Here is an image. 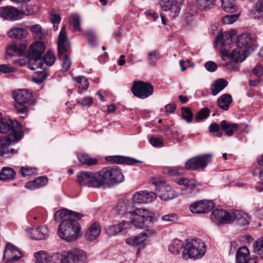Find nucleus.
<instances>
[{
  "mask_svg": "<svg viewBox=\"0 0 263 263\" xmlns=\"http://www.w3.org/2000/svg\"><path fill=\"white\" fill-rule=\"evenodd\" d=\"M83 215L71 210L63 209L55 212L54 219L57 221L63 219L58 228V235L67 241H74L78 238L80 232V226L77 220Z\"/></svg>",
  "mask_w": 263,
  "mask_h": 263,
  "instance_id": "1",
  "label": "nucleus"
},
{
  "mask_svg": "<svg viewBox=\"0 0 263 263\" xmlns=\"http://www.w3.org/2000/svg\"><path fill=\"white\" fill-rule=\"evenodd\" d=\"M58 48V57L63 60L62 64L63 71H67L71 64V61L68 57V53L70 48V44L66 34V28L63 26L60 31L57 41Z\"/></svg>",
  "mask_w": 263,
  "mask_h": 263,
  "instance_id": "2",
  "label": "nucleus"
},
{
  "mask_svg": "<svg viewBox=\"0 0 263 263\" xmlns=\"http://www.w3.org/2000/svg\"><path fill=\"white\" fill-rule=\"evenodd\" d=\"M44 51V45L41 42H35L30 45L26 57L30 69L34 70L42 67L43 64L42 55Z\"/></svg>",
  "mask_w": 263,
  "mask_h": 263,
  "instance_id": "3",
  "label": "nucleus"
},
{
  "mask_svg": "<svg viewBox=\"0 0 263 263\" xmlns=\"http://www.w3.org/2000/svg\"><path fill=\"white\" fill-rule=\"evenodd\" d=\"M101 185H111L122 182L124 180L121 170L117 166L105 167L100 171Z\"/></svg>",
  "mask_w": 263,
  "mask_h": 263,
  "instance_id": "4",
  "label": "nucleus"
},
{
  "mask_svg": "<svg viewBox=\"0 0 263 263\" xmlns=\"http://www.w3.org/2000/svg\"><path fill=\"white\" fill-rule=\"evenodd\" d=\"M182 256L185 259L200 258L205 253L206 246L201 239L188 240L184 247Z\"/></svg>",
  "mask_w": 263,
  "mask_h": 263,
  "instance_id": "5",
  "label": "nucleus"
},
{
  "mask_svg": "<svg viewBox=\"0 0 263 263\" xmlns=\"http://www.w3.org/2000/svg\"><path fill=\"white\" fill-rule=\"evenodd\" d=\"M12 97L15 100L14 107L20 114H26L28 106L32 98V94L27 89H18L13 91Z\"/></svg>",
  "mask_w": 263,
  "mask_h": 263,
  "instance_id": "6",
  "label": "nucleus"
},
{
  "mask_svg": "<svg viewBox=\"0 0 263 263\" xmlns=\"http://www.w3.org/2000/svg\"><path fill=\"white\" fill-rule=\"evenodd\" d=\"M77 181L80 185L100 187L102 186L100 171L97 172H81L77 175Z\"/></svg>",
  "mask_w": 263,
  "mask_h": 263,
  "instance_id": "7",
  "label": "nucleus"
},
{
  "mask_svg": "<svg viewBox=\"0 0 263 263\" xmlns=\"http://www.w3.org/2000/svg\"><path fill=\"white\" fill-rule=\"evenodd\" d=\"M21 126L19 122L15 120L10 119H0V133L6 134L10 133L8 135V139L13 140L14 139H20Z\"/></svg>",
  "mask_w": 263,
  "mask_h": 263,
  "instance_id": "8",
  "label": "nucleus"
},
{
  "mask_svg": "<svg viewBox=\"0 0 263 263\" xmlns=\"http://www.w3.org/2000/svg\"><path fill=\"white\" fill-rule=\"evenodd\" d=\"M154 89V86L150 83L142 81H135L131 87L133 95L140 99H145L151 96Z\"/></svg>",
  "mask_w": 263,
  "mask_h": 263,
  "instance_id": "9",
  "label": "nucleus"
},
{
  "mask_svg": "<svg viewBox=\"0 0 263 263\" xmlns=\"http://www.w3.org/2000/svg\"><path fill=\"white\" fill-rule=\"evenodd\" d=\"M212 155L204 154L197 156L187 160L185 168L190 170H203L208 163L211 161Z\"/></svg>",
  "mask_w": 263,
  "mask_h": 263,
  "instance_id": "10",
  "label": "nucleus"
},
{
  "mask_svg": "<svg viewBox=\"0 0 263 263\" xmlns=\"http://www.w3.org/2000/svg\"><path fill=\"white\" fill-rule=\"evenodd\" d=\"M235 34V30H230L226 31L224 34L221 32H218L215 38V43H220L222 46L221 58L223 60H226V58H229L230 56L229 49L227 48V45L232 43V38Z\"/></svg>",
  "mask_w": 263,
  "mask_h": 263,
  "instance_id": "11",
  "label": "nucleus"
},
{
  "mask_svg": "<svg viewBox=\"0 0 263 263\" xmlns=\"http://www.w3.org/2000/svg\"><path fill=\"white\" fill-rule=\"evenodd\" d=\"M136 215L132 221H128L132 224L134 225L137 228L143 227L145 222L153 223L155 221L153 216L151 215V213L145 209L135 210Z\"/></svg>",
  "mask_w": 263,
  "mask_h": 263,
  "instance_id": "12",
  "label": "nucleus"
},
{
  "mask_svg": "<svg viewBox=\"0 0 263 263\" xmlns=\"http://www.w3.org/2000/svg\"><path fill=\"white\" fill-rule=\"evenodd\" d=\"M87 258L86 253L80 250H74L67 253L66 255L60 254L62 263H84Z\"/></svg>",
  "mask_w": 263,
  "mask_h": 263,
  "instance_id": "13",
  "label": "nucleus"
},
{
  "mask_svg": "<svg viewBox=\"0 0 263 263\" xmlns=\"http://www.w3.org/2000/svg\"><path fill=\"white\" fill-rule=\"evenodd\" d=\"M31 13L25 11H20L14 7L6 6L0 8V16L8 20H16L22 17L23 15H30Z\"/></svg>",
  "mask_w": 263,
  "mask_h": 263,
  "instance_id": "14",
  "label": "nucleus"
},
{
  "mask_svg": "<svg viewBox=\"0 0 263 263\" xmlns=\"http://www.w3.org/2000/svg\"><path fill=\"white\" fill-rule=\"evenodd\" d=\"M256 46L254 44L248 47H239L234 49L231 54V58L234 63L242 62L248 57V54L253 52Z\"/></svg>",
  "mask_w": 263,
  "mask_h": 263,
  "instance_id": "15",
  "label": "nucleus"
},
{
  "mask_svg": "<svg viewBox=\"0 0 263 263\" xmlns=\"http://www.w3.org/2000/svg\"><path fill=\"white\" fill-rule=\"evenodd\" d=\"M214 206L212 200H202L192 204L190 209L193 213L199 214L209 212Z\"/></svg>",
  "mask_w": 263,
  "mask_h": 263,
  "instance_id": "16",
  "label": "nucleus"
},
{
  "mask_svg": "<svg viewBox=\"0 0 263 263\" xmlns=\"http://www.w3.org/2000/svg\"><path fill=\"white\" fill-rule=\"evenodd\" d=\"M160 6L162 10L169 11L171 16L173 18L180 13V5L176 0H161Z\"/></svg>",
  "mask_w": 263,
  "mask_h": 263,
  "instance_id": "17",
  "label": "nucleus"
},
{
  "mask_svg": "<svg viewBox=\"0 0 263 263\" xmlns=\"http://www.w3.org/2000/svg\"><path fill=\"white\" fill-rule=\"evenodd\" d=\"M36 258L35 263H62L59 253L50 255L44 252H38L34 254Z\"/></svg>",
  "mask_w": 263,
  "mask_h": 263,
  "instance_id": "18",
  "label": "nucleus"
},
{
  "mask_svg": "<svg viewBox=\"0 0 263 263\" xmlns=\"http://www.w3.org/2000/svg\"><path fill=\"white\" fill-rule=\"evenodd\" d=\"M26 231L30 233V237L33 239L42 240L49 236V230L46 226L38 228H28Z\"/></svg>",
  "mask_w": 263,
  "mask_h": 263,
  "instance_id": "19",
  "label": "nucleus"
},
{
  "mask_svg": "<svg viewBox=\"0 0 263 263\" xmlns=\"http://www.w3.org/2000/svg\"><path fill=\"white\" fill-rule=\"evenodd\" d=\"M157 195L162 200H168L172 199L179 195V194L172 190L168 185H162L160 188L155 189Z\"/></svg>",
  "mask_w": 263,
  "mask_h": 263,
  "instance_id": "20",
  "label": "nucleus"
},
{
  "mask_svg": "<svg viewBox=\"0 0 263 263\" xmlns=\"http://www.w3.org/2000/svg\"><path fill=\"white\" fill-rule=\"evenodd\" d=\"M8 256L7 260L9 261L17 260L23 256L22 253L10 243L7 244L4 251V257Z\"/></svg>",
  "mask_w": 263,
  "mask_h": 263,
  "instance_id": "21",
  "label": "nucleus"
},
{
  "mask_svg": "<svg viewBox=\"0 0 263 263\" xmlns=\"http://www.w3.org/2000/svg\"><path fill=\"white\" fill-rule=\"evenodd\" d=\"M115 210L119 214L123 215L135 212V207L133 202L128 200H121L118 202Z\"/></svg>",
  "mask_w": 263,
  "mask_h": 263,
  "instance_id": "22",
  "label": "nucleus"
},
{
  "mask_svg": "<svg viewBox=\"0 0 263 263\" xmlns=\"http://www.w3.org/2000/svg\"><path fill=\"white\" fill-rule=\"evenodd\" d=\"M130 227V223L126 222L125 221H122L117 225L109 226L106 228V232L109 236H114L117 233L122 231L123 230Z\"/></svg>",
  "mask_w": 263,
  "mask_h": 263,
  "instance_id": "23",
  "label": "nucleus"
},
{
  "mask_svg": "<svg viewBox=\"0 0 263 263\" xmlns=\"http://www.w3.org/2000/svg\"><path fill=\"white\" fill-rule=\"evenodd\" d=\"M231 216L232 220H235L239 225L245 226L249 223L248 215L241 211H234L231 214Z\"/></svg>",
  "mask_w": 263,
  "mask_h": 263,
  "instance_id": "24",
  "label": "nucleus"
},
{
  "mask_svg": "<svg viewBox=\"0 0 263 263\" xmlns=\"http://www.w3.org/2000/svg\"><path fill=\"white\" fill-rule=\"evenodd\" d=\"M214 217L221 223L228 222L232 221L231 214L222 209H216L212 212Z\"/></svg>",
  "mask_w": 263,
  "mask_h": 263,
  "instance_id": "25",
  "label": "nucleus"
},
{
  "mask_svg": "<svg viewBox=\"0 0 263 263\" xmlns=\"http://www.w3.org/2000/svg\"><path fill=\"white\" fill-rule=\"evenodd\" d=\"M47 183L48 178L45 176H41L33 181L27 182L25 186L29 190H34L44 186Z\"/></svg>",
  "mask_w": 263,
  "mask_h": 263,
  "instance_id": "26",
  "label": "nucleus"
},
{
  "mask_svg": "<svg viewBox=\"0 0 263 263\" xmlns=\"http://www.w3.org/2000/svg\"><path fill=\"white\" fill-rule=\"evenodd\" d=\"M101 228L98 223H93L88 228L85 233V238L87 240L92 241L95 239L100 234Z\"/></svg>",
  "mask_w": 263,
  "mask_h": 263,
  "instance_id": "27",
  "label": "nucleus"
},
{
  "mask_svg": "<svg viewBox=\"0 0 263 263\" xmlns=\"http://www.w3.org/2000/svg\"><path fill=\"white\" fill-rule=\"evenodd\" d=\"M220 127L226 135L231 136L238 129V124L223 120L220 123Z\"/></svg>",
  "mask_w": 263,
  "mask_h": 263,
  "instance_id": "28",
  "label": "nucleus"
},
{
  "mask_svg": "<svg viewBox=\"0 0 263 263\" xmlns=\"http://www.w3.org/2000/svg\"><path fill=\"white\" fill-rule=\"evenodd\" d=\"M228 84V82L223 79H219L212 84L211 86V93L213 96L217 95Z\"/></svg>",
  "mask_w": 263,
  "mask_h": 263,
  "instance_id": "29",
  "label": "nucleus"
},
{
  "mask_svg": "<svg viewBox=\"0 0 263 263\" xmlns=\"http://www.w3.org/2000/svg\"><path fill=\"white\" fill-rule=\"evenodd\" d=\"M252 258L250 256V251L247 247H241L237 251L236 254V263H243Z\"/></svg>",
  "mask_w": 263,
  "mask_h": 263,
  "instance_id": "30",
  "label": "nucleus"
},
{
  "mask_svg": "<svg viewBox=\"0 0 263 263\" xmlns=\"http://www.w3.org/2000/svg\"><path fill=\"white\" fill-rule=\"evenodd\" d=\"M7 34L11 39L22 40L27 36L28 32L24 28L16 27L10 29Z\"/></svg>",
  "mask_w": 263,
  "mask_h": 263,
  "instance_id": "31",
  "label": "nucleus"
},
{
  "mask_svg": "<svg viewBox=\"0 0 263 263\" xmlns=\"http://www.w3.org/2000/svg\"><path fill=\"white\" fill-rule=\"evenodd\" d=\"M110 161L116 163L125 164L127 165H133L140 162V161L128 157L115 156L110 158Z\"/></svg>",
  "mask_w": 263,
  "mask_h": 263,
  "instance_id": "32",
  "label": "nucleus"
},
{
  "mask_svg": "<svg viewBox=\"0 0 263 263\" xmlns=\"http://www.w3.org/2000/svg\"><path fill=\"white\" fill-rule=\"evenodd\" d=\"M27 44L26 43L20 44L18 45H10L7 50V52L10 55H16L17 54H22L26 50Z\"/></svg>",
  "mask_w": 263,
  "mask_h": 263,
  "instance_id": "33",
  "label": "nucleus"
},
{
  "mask_svg": "<svg viewBox=\"0 0 263 263\" xmlns=\"http://www.w3.org/2000/svg\"><path fill=\"white\" fill-rule=\"evenodd\" d=\"M78 159L82 164L88 166L95 165L98 163V159L97 158H91L88 154L85 153H82L78 155Z\"/></svg>",
  "mask_w": 263,
  "mask_h": 263,
  "instance_id": "34",
  "label": "nucleus"
},
{
  "mask_svg": "<svg viewBox=\"0 0 263 263\" xmlns=\"http://www.w3.org/2000/svg\"><path fill=\"white\" fill-rule=\"evenodd\" d=\"M232 101V99L230 95L224 94L218 99V104L221 109L227 110Z\"/></svg>",
  "mask_w": 263,
  "mask_h": 263,
  "instance_id": "35",
  "label": "nucleus"
},
{
  "mask_svg": "<svg viewBox=\"0 0 263 263\" xmlns=\"http://www.w3.org/2000/svg\"><path fill=\"white\" fill-rule=\"evenodd\" d=\"M222 9L227 12L233 13L237 9L236 0H221Z\"/></svg>",
  "mask_w": 263,
  "mask_h": 263,
  "instance_id": "36",
  "label": "nucleus"
},
{
  "mask_svg": "<svg viewBox=\"0 0 263 263\" xmlns=\"http://www.w3.org/2000/svg\"><path fill=\"white\" fill-rule=\"evenodd\" d=\"M15 172L9 167H4L0 172V180H6L7 179H13L14 178Z\"/></svg>",
  "mask_w": 263,
  "mask_h": 263,
  "instance_id": "37",
  "label": "nucleus"
},
{
  "mask_svg": "<svg viewBox=\"0 0 263 263\" xmlns=\"http://www.w3.org/2000/svg\"><path fill=\"white\" fill-rule=\"evenodd\" d=\"M145 241V237L143 236L141 233L137 236H132L126 239V242L134 247L143 245Z\"/></svg>",
  "mask_w": 263,
  "mask_h": 263,
  "instance_id": "38",
  "label": "nucleus"
},
{
  "mask_svg": "<svg viewBox=\"0 0 263 263\" xmlns=\"http://www.w3.org/2000/svg\"><path fill=\"white\" fill-rule=\"evenodd\" d=\"M251 35L247 33H244L237 36V45L239 47L244 48L251 42Z\"/></svg>",
  "mask_w": 263,
  "mask_h": 263,
  "instance_id": "39",
  "label": "nucleus"
},
{
  "mask_svg": "<svg viewBox=\"0 0 263 263\" xmlns=\"http://www.w3.org/2000/svg\"><path fill=\"white\" fill-rule=\"evenodd\" d=\"M216 0H197L196 5L201 10L210 9L215 5Z\"/></svg>",
  "mask_w": 263,
  "mask_h": 263,
  "instance_id": "40",
  "label": "nucleus"
},
{
  "mask_svg": "<svg viewBox=\"0 0 263 263\" xmlns=\"http://www.w3.org/2000/svg\"><path fill=\"white\" fill-rule=\"evenodd\" d=\"M183 243L179 239H175L170 245L168 250L173 254H178L179 251L184 247Z\"/></svg>",
  "mask_w": 263,
  "mask_h": 263,
  "instance_id": "41",
  "label": "nucleus"
},
{
  "mask_svg": "<svg viewBox=\"0 0 263 263\" xmlns=\"http://www.w3.org/2000/svg\"><path fill=\"white\" fill-rule=\"evenodd\" d=\"M11 138H13V140L9 139L8 137H7L6 141H3L0 143V156H4L8 153V146L11 144V143L20 140L14 139L13 137Z\"/></svg>",
  "mask_w": 263,
  "mask_h": 263,
  "instance_id": "42",
  "label": "nucleus"
},
{
  "mask_svg": "<svg viewBox=\"0 0 263 263\" xmlns=\"http://www.w3.org/2000/svg\"><path fill=\"white\" fill-rule=\"evenodd\" d=\"M210 114V110L208 107H204L200 109L195 117V121L198 123L201 120L208 118Z\"/></svg>",
  "mask_w": 263,
  "mask_h": 263,
  "instance_id": "43",
  "label": "nucleus"
},
{
  "mask_svg": "<svg viewBox=\"0 0 263 263\" xmlns=\"http://www.w3.org/2000/svg\"><path fill=\"white\" fill-rule=\"evenodd\" d=\"M181 117L187 123H191L193 121V114L191 108L189 107H182Z\"/></svg>",
  "mask_w": 263,
  "mask_h": 263,
  "instance_id": "44",
  "label": "nucleus"
},
{
  "mask_svg": "<svg viewBox=\"0 0 263 263\" xmlns=\"http://www.w3.org/2000/svg\"><path fill=\"white\" fill-rule=\"evenodd\" d=\"M69 23L72 27L73 31H81L80 17L78 14H73L69 19Z\"/></svg>",
  "mask_w": 263,
  "mask_h": 263,
  "instance_id": "45",
  "label": "nucleus"
},
{
  "mask_svg": "<svg viewBox=\"0 0 263 263\" xmlns=\"http://www.w3.org/2000/svg\"><path fill=\"white\" fill-rule=\"evenodd\" d=\"M254 252L263 258V237L257 239L254 245Z\"/></svg>",
  "mask_w": 263,
  "mask_h": 263,
  "instance_id": "46",
  "label": "nucleus"
},
{
  "mask_svg": "<svg viewBox=\"0 0 263 263\" xmlns=\"http://www.w3.org/2000/svg\"><path fill=\"white\" fill-rule=\"evenodd\" d=\"M31 31L35 39L42 40L44 38L42 27L40 25L35 24L32 26L31 27Z\"/></svg>",
  "mask_w": 263,
  "mask_h": 263,
  "instance_id": "47",
  "label": "nucleus"
},
{
  "mask_svg": "<svg viewBox=\"0 0 263 263\" xmlns=\"http://www.w3.org/2000/svg\"><path fill=\"white\" fill-rule=\"evenodd\" d=\"M42 59L43 60V63L45 62V63L48 66H51L54 64L55 58L54 53L52 52L49 51L45 54L44 58H42Z\"/></svg>",
  "mask_w": 263,
  "mask_h": 263,
  "instance_id": "48",
  "label": "nucleus"
},
{
  "mask_svg": "<svg viewBox=\"0 0 263 263\" xmlns=\"http://www.w3.org/2000/svg\"><path fill=\"white\" fill-rule=\"evenodd\" d=\"M145 195V191L136 193L133 197V201L137 203H146Z\"/></svg>",
  "mask_w": 263,
  "mask_h": 263,
  "instance_id": "49",
  "label": "nucleus"
},
{
  "mask_svg": "<svg viewBox=\"0 0 263 263\" xmlns=\"http://www.w3.org/2000/svg\"><path fill=\"white\" fill-rule=\"evenodd\" d=\"M239 16V13L227 15L222 17V21L224 24H231L235 22Z\"/></svg>",
  "mask_w": 263,
  "mask_h": 263,
  "instance_id": "50",
  "label": "nucleus"
},
{
  "mask_svg": "<svg viewBox=\"0 0 263 263\" xmlns=\"http://www.w3.org/2000/svg\"><path fill=\"white\" fill-rule=\"evenodd\" d=\"M159 59V52L156 51H152L149 52L148 55V61L151 65L154 66L156 65V61Z\"/></svg>",
  "mask_w": 263,
  "mask_h": 263,
  "instance_id": "51",
  "label": "nucleus"
},
{
  "mask_svg": "<svg viewBox=\"0 0 263 263\" xmlns=\"http://www.w3.org/2000/svg\"><path fill=\"white\" fill-rule=\"evenodd\" d=\"M178 183L179 185H183L185 186L192 188L196 185V181L194 180H189L187 178L180 179L178 181Z\"/></svg>",
  "mask_w": 263,
  "mask_h": 263,
  "instance_id": "52",
  "label": "nucleus"
},
{
  "mask_svg": "<svg viewBox=\"0 0 263 263\" xmlns=\"http://www.w3.org/2000/svg\"><path fill=\"white\" fill-rule=\"evenodd\" d=\"M74 79L80 85L79 87H81L83 89H86L88 87L89 83L85 77L80 76L76 77Z\"/></svg>",
  "mask_w": 263,
  "mask_h": 263,
  "instance_id": "53",
  "label": "nucleus"
},
{
  "mask_svg": "<svg viewBox=\"0 0 263 263\" xmlns=\"http://www.w3.org/2000/svg\"><path fill=\"white\" fill-rule=\"evenodd\" d=\"M183 168L180 166L172 167L167 169V173L172 176L181 174Z\"/></svg>",
  "mask_w": 263,
  "mask_h": 263,
  "instance_id": "54",
  "label": "nucleus"
},
{
  "mask_svg": "<svg viewBox=\"0 0 263 263\" xmlns=\"http://www.w3.org/2000/svg\"><path fill=\"white\" fill-rule=\"evenodd\" d=\"M89 44L95 45L96 44V36L92 30H88L86 33Z\"/></svg>",
  "mask_w": 263,
  "mask_h": 263,
  "instance_id": "55",
  "label": "nucleus"
},
{
  "mask_svg": "<svg viewBox=\"0 0 263 263\" xmlns=\"http://www.w3.org/2000/svg\"><path fill=\"white\" fill-rule=\"evenodd\" d=\"M145 198L146 203L152 202L157 196V193H155L153 192H149L145 191Z\"/></svg>",
  "mask_w": 263,
  "mask_h": 263,
  "instance_id": "56",
  "label": "nucleus"
},
{
  "mask_svg": "<svg viewBox=\"0 0 263 263\" xmlns=\"http://www.w3.org/2000/svg\"><path fill=\"white\" fill-rule=\"evenodd\" d=\"M252 70L253 74L259 78L263 74V66L258 63Z\"/></svg>",
  "mask_w": 263,
  "mask_h": 263,
  "instance_id": "57",
  "label": "nucleus"
},
{
  "mask_svg": "<svg viewBox=\"0 0 263 263\" xmlns=\"http://www.w3.org/2000/svg\"><path fill=\"white\" fill-rule=\"evenodd\" d=\"M152 183L155 185L156 189L160 188L162 185H165V182L161 177L153 178Z\"/></svg>",
  "mask_w": 263,
  "mask_h": 263,
  "instance_id": "58",
  "label": "nucleus"
},
{
  "mask_svg": "<svg viewBox=\"0 0 263 263\" xmlns=\"http://www.w3.org/2000/svg\"><path fill=\"white\" fill-rule=\"evenodd\" d=\"M205 69L210 72H214L217 68V65L213 61H208L204 65Z\"/></svg>",
  "mask_w": 263,
  "mask_h": 263,
  "instance_id": "59",
  "label": "nucleus"
},
{
  "mask_svg": "<svg viewBox=\"0 0 263 263\" xmlns=\"http://www.w3.org/2000/svg\"><path fill=\"white\" fill-rule=\"evenodd\" d=\"M161 219L166 222H175L177 219L176 215L173 214L164 215Z\"/></svg>",
  "mask_w": 263,
  "mask_h": 263,
  "instance_id": "60",
  "label": "nucleus"
},
{
  "mask_svg": "<svg viewBox=\"0 0 263 263\" xmlns=\"http://www.w3.org/2000/svg\"><path fill=\"white\" fill-rule=\"evenodd\" d=\"M155 233V230L152 228H148L141 233V235L145 237V240L147 238L152 236Z\"/></svg>",
  "mask_w": 263,
  "mask_h": 263,
  "instance_id": "61",
  "label": "nucleus"
},
{
  "mask_svg": "<svg viewBox=\"0 0 263 263\" xmlns=\"http://www.w3.org/2000/svg\"><path fill=\"white\" fill-rule=\"evenodd\" d=\"M35 169H31L22 167L20 171L21 174L23 176L31 175L34 172Z\"/></svg>",
  "mask_w": 263,
  "mask_h": 263,
  "instance_id": "62",
  "label": "nucleus"
},
{
  "mask_svg": "<svg viewBox=\"0 0 263 263\" xmlns=\"http://www.w3.org/2000/svg\"><path fill=\"white\" fill-rule=\"evenodd\" d=\"M150 143L154 146H162L163 142L159 138L156 137H152L149 139Z\"/></svg>",
  "mask_w": 263,
  "mask_h": 263,
  "instance_id": "63",
  "label": "nucleus"
},
{
  "mask_svg": "<svg viewBox=\"0 0 263 263\" xmlns=\"http://www.w3.org/2000/svg\"><path fill=\"white\" fill-rule=\"evenodd\" d=\"M14 70L15 69L14 68L10 67L7 65H0V72L3 73H10L14 72Z\"/></svg>",
  "mask_w": 263,
  "mask_h": 263,
  "instance_id": "64",
  "label": "nucleus"
}]
</instances>
